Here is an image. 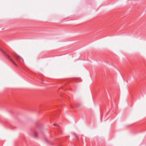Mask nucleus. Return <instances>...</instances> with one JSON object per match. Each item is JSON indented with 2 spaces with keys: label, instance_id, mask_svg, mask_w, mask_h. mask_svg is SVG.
I'll return each mask as SVG.
<instances>
[{
  "label": "nucleus",
  "instance_id": "f257e3e1",
  "mask_svg": "<svg viewBox=\"0 0 146 146\" xmlns=\"http://www.w3.org/2000/svg\"><path fill=\"white\" fill-rule=\"evenodd\" d=\"M0 50L5 55V56L16 66L17 67V64L15 62L13 59L8 54L0 48Z\"/></svg>",
  "mask_w": 146,
  "mask_h": 146
},
{
  "label": "nucleus",
  "instance_id": "f03ea898",
  "mask_svg": "<svg viewBox=\"0 0 146 146\" xmlns=\"http://www.w3.org/2000/svg\"><path fill=\"white\" fill-rule=\"evenodd\" d=\"M11 55L12 56L15 57L16 60L18 62H20V60H21V59H22L23 60V59L22 58H21L20 56L18 55L16 53H12L11 54Z\"/></svg>",
  "mask_w": 146,
  "mask_h": 146
},
{
  "label": "nucleus",
  "instance_id": "7ed1b4c3",
  "mask_svg": "<svg viewBox=\"0 0 146 146\" xmlns=\"http://www.w3.org/2000/svg\"><path fill=\"white\" fill-rule=\"evenodd\" d=\"M33 135L36 138L38 137V134L35 131L33 132Z\"/></svg>",
  "mask_w": 146,
  "mask_h": 146
},
{
  "label": "nucleus",
  "instance_id": "20e7f679",
  "mask_svg": "<svg viewBox=\"0 0 146 146\" xmlns=\"http://www.w3.org/2000/svg\"><path fill=\"white\" fill-rule=\"evenodd\" d=\"M72 134H73L74 135V136L76 137V138H77V135H76V133H72Z\"/></svg>",
  "mask_w": 146,
  "mask_h": 146
},
{
  "label": "nucleus",
  "instance_id": "39448f33",
  "mask_svg": "<svg viewBox=\"0 0 146 146\" xmlns=\"http://www.w3.org/2000/svg\"><path fill=\"white\" fill-rule=\"evenodd\" d=\"M54 125H56V126L58 125L57 124V123H54Z\"/></svg>",
  "mask_w": 146,
  "mask_h": 146
},
{
  "label": "nucleus",
  "instance_id": "423d86ee",
  "mask_svg": "<svg viewBox=\"0 0 146 146\" xmlns=\"http://www.w3.org/2000/svg\"><path fill=\"white\" fill-rule=\"evenodd\" d=\"M42 84H43V82H42Z\"/></svg>",
  "mask_w": 146,
  "mask_h": 146
}]
</instances>
